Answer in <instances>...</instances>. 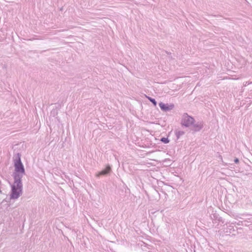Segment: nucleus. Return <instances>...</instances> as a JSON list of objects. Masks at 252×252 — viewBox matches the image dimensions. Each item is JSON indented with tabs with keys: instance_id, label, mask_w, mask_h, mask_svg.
Listing matches in <instances>:
<instances>
[{
	"instance_id": "nucleus-1",
	"label": "nucleus",
	"mask_w": 252,
	"mask_h": 252,
	"mask_svg": "<svg viewBox=\"0 0 252 252\" xmlns=\"http://www.w3.org/2000/svg\"><path fill=\"white\" fill-rule=\"evenodd\" d=\"M21 157V154L19 153L15 154L13 156L14 171L12 176L14 179V183L12 184H10V199H17L22 194V178L25 175L26 172Z\"/></svg>"
},
{
	"instance_id": "nucleus-2",
	"label": "nucleus",
	"mask_w": 252,
	"mask_h": 252,
	"mask_svg": "<svg viewBox=\"0 0 252 252\" xmlns=\"http://www.w3.org/2000/svg\"><path fill=\"white\" fill-rule=\"evenodd\" d=\"M194 120L193 118L185 113L182 117V124L186 127H189L193 125Z\"/></svg>"
},
{
	"instance_id": "nucleus-3",
	"label": "nucleus",
	"mask_w": 252,
	"mask_h": 252,
	"mask_svg": "<svg viewBox=\"0 0 252 252\" xmlns=\"http://www.w3.org/2000/svg\"><path fill=\"white\" fill-rule=\"evenodd\" d=\"M159 106L162 111L167 112L172 110L174 108V104L168 105L161 102L159 103Z\"/></svg>"
},
{
	"instance_id": "nucleus-4",
	"label": "nucleus",
	"mask_w": 252,
	"mask_h": 252,
	"mask_svg": "<svg viewBox=\"0 0 252 252\" xmlns=\"http://www.w3.org/2000/svg\"><path fill=\"white\" fill-rule=\"evenodd\" d=\"M110 172V165L108 164L106 167L101 171L99 172L97 174L98 176H106L108 175Z\"/></svg>"
},
{
	"instance_id": "nucleus-5",
	"label": "nucleus",
	"mask_w": 252,
	"mask_h": 252,
	"mask_svg": "<svg viewBox=\"0 0 252 252\" xmlns=\"http://www.w3.org/2000/svg\"><path fill=\"white\" fill-rule=\"evenodd\" d=\"M193 127V129L195 131H199L203 127V125L202 122H198L196 124H193L192 125Z\"/></svg>"
},
{
	"instance_id": "nucleus-6",
	"label": "nucleus",
	"mask_w": 252,
	"mask_h": 252,
	"mask_svg": "<svg viewBox=\"0 0 252 252\" xmlns=\"http://www.w3.org/2000/svg\"><path fill=\"white\" fill-rule=\"evenodd\" d=\"M184 134H185V132L183 131L176 130L175 132V135L178 139H179L180 138V137L182 136V135H183Z\"/></svg>"
},
{
	"instance_id": "nucleus-7",
	"label": "nucleus",
	"mask_w": 252,
	"mask_h": 252,
	"mask_svg": "<svg viewBox=\"0 0 252 252\" xmlns=\"http://www.w3.org/2000/svg\"><path fill=\"white\" fill-rule=\"evenodd\" d=\"M58 114V110L56 109H53L50 112V115L52 117L56 116Z\"/></svg>"
},
{
	"instance_id": "nucleus-8",
	"label": "nucleus",
	"mask_w": 252,
	"mask_h": 252,
	"mask_svg": "<svg viewBox=\"0 0 252 252\" xmlns=\"http://www.w3.org/2000/svg\"><path fill=\"white\" fill-rule=\"evenodd\" d=\"M147 97L148 98V99L154 104L155 106L157 105V101L154 98H153L152 97L147 96Z\"/></svg>"
},
{
	"instance_id": "nucleus-9",
	"label": "nucleus",
	"mask_w": 252,
	"mask_h": 252,
	"mask_svg": "<svg viewBox=\"0 0 252 252\" xmlns=\"http://www.w3.org/2000/svg\"><path fill=\"white\" fill-rule=\"evenodd\" d=\"M161 141H162L163 143H165V144H166V143H169V139H168V138L162 137V138L161 139Z\"/></svg>"
},
{
	"instance_id": "nucleus-10",
	"label": "nucleus",
	"mask_w": 252,
	"mask_h": 252,
	"mask_svg": "<svg viewBox=\"0 0 252 252\" xmlns=\"http://www.w3.org/2000/svg\"><path fill=\"white\" fill-rule=\"evenodd\" d=\"M62 107V104L61 103H58L57 106H56L55 109H56L57 110L58 109H60Z\"/></svg>"
},
{
	"instance_id": "nucleus-11",
	"label": "nucleus",
	"mask_w": 252,
	"mask_h": 252,
	"mask_svg": "<svg viewBox=\"0 0 252 252\" xmlns=\"http://www.w3.org/2000/svg\"><path fill=\"white\" fill-rule=\"evenodd\" d=\"M251 83H252V82L249 83L248 82H245L244 83V86H248V85H249V84H250Z\"/></svg>"
},
{
	"instance_id": "nucleus-12",
	"label": "nucleus",
	"mask_w": 252,
	"mask_h": 252,
	"mask_svg": "<svg viewBox=\"0 0 252 252\" xmlns=\"http://www.w3.org/2000/svg\"><path fill=\"white\" fill-rule=\"evenodd\" d=\"M234 162H235V163H238V162H239V159H238V158H236L234 159Z\"/></svg>"
}]
</instances>
